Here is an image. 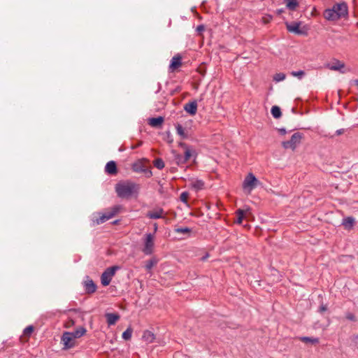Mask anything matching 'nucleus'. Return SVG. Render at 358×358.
<instances>
[{"mask_svg":"<svg viewBox=\"0 0 358 358\" xmlns=\"http://www.w3.org/2000/svg\"><path fill=\"white\" fill-rule=\"evenodd\" d=\"M139 186L131 181L120 182L115 185V192L120 198H129L137 194Z\"/></svg>","mask_w":358,"mask_h":358,"instance_id":"f257e3e1","label":"nucleus"},{"mask_svg":"<svg viewBox=\"0 0 358 358\" xmlns=\"http://www.w3.org/2000/svg\"><path fill=\"white\" fill-rule=\"evenodd\" d=\"M348 15V6L345 3L334 5L331 8L325 10L324 16L327 20L336 21Z\"/></svg>","mask_w":358,"mask_h":358,"instance_id":"f03ea898","label":"nucleus"},{"mask_svg":"<svg viewBox=\"0 0 358 358\" xmlns=\"http://www.w3.org/2000/svg\"><path fill=\"white\" fill-rule=\"evenodd\" d=\"M303 136L299 132H296L291 136L288 141H282V146L285 149H290L295 150L296 148L301 144Z\"/></svg>","mask_w":358,"mask_h":358,"instance_id":"7ed1b4c3","label":"nucleus"},{"mask_svg":"<svg viewBox=\"0 0 358 358\" xmlns=\"http://www.w3.org/2000/svg\"><path fill=\"white\" fill-rule=\"evenodd\" d=\"M155 234H146L143 238V247L142 252L147 255L152 254L155 248Z\"/></svg>","mask_w":358,"mask_h":358,"instance_id":"20e7f679","label":"nucleus"},{"mask_svg":"<svg viewBox=\"0 0 358 358\" xmlns=\"http://www.w3.org/2000/svg\"><path fill=\"white\" fill-rule=\"evenodd\" d=\"M119 268H120L117 266H114L106 268L101 276V284L103 286H108L111 282L113 277L115 275V272Z\"/></svg>","mask_w":358,"mask_h":358,"instance_id":"39448f33","label":"nucleus"},{"mask_svg":"<svg viewBox=\"0 0 358 358\" xmlns=\"http://www.w3.org/2000/svg\"><path fill=\"white\" fill-rule=\"evenodd\" d=\"M258 180L254 174L250 173L245 177L243 183V188L250 194L252 190L257 185Z\"/></svg>","mask_w":358,"mask_h":358,"instance_id":"423d86ee","label":"nucleus"},{"mask_svg":"<svg viewBox=\"0 0 358 358\" xmlns=\"http://www.w3.org/2000/svg\"><path fill=\"white\" fill-rule=\"evenodd\" d=\"M61 341L65 350L72 348L76 345V338L71 332H64L62 336Z\"/></svg>","mask_w":358,"mask_h":358,"instance_id":"0eeeda50","label":"nucleus"},{"mask_svg":"<svg viewBox=\"0 0 358 358\" xmlns=\"http://www.w3.org/2000/svg\"><path fill=\"white\" fill-rule=\"evenodd\" d=\"M119 210H120L119 206H114L108 211H107V212L103 213L101 215H100L99 217L96 220V221H95L96 223L97 224H102V223L106 222L107 220L111 219L119 212Z\"/></svg>","mask_w":358,"mask_h":358,"instance_id":"6e6552de","label":"nucleus"},{"mask_svg":"<svg viewBox=\"0 0 358 358\" xmlns=\"http://www.w3.org/2000/svg\"><path fill=\"white\" fill-rule=\"evenodd\" d=\"M178 145L180 147L183 148L185 150L184 157H185L186 162L189 160V159L191 157L196 156V150L194 149H193L192 147L187 145L186 143L180 142V143H179Z\"/></svg>","mask_w":358,"mask_h":358,"instance_id":"1a4fd4ad","label":"nucleus"},{"mask_svg":"<svg viewBox=\"0 0 358 358\" xmlns=\"http://www.w3.org/2000/svg\"><path fill=\"white\" fill-rule=\"evenodd\" d=\"M301 24V23L300 22H294L292 23L287 22L286 27H287V29L291 33H294L296 34H305L306 31L302 30L300 28Z\"/></svg>","mask_w":358,"mask_h":358,"instance_id":"9d476101","label":"nucleus"},{"mask_svg":"<svg viewBox=\"0 0 358 358\" xmlns=\"http://www.w3.org/2000/svg\"><path fill=\"white\" fill-rule=\"evenodd\" d=\"M164 211L161 208H157L148 212L146 216L150 219H159L164 217Z\"/></svg>","mask_w":358,"mask_h":358,"instance_id":"9b49d317","label":"nucleus"},{"mask_svg":"<svg viewBox=\"0 0 358 358\" xmlns=\"http://www.w3.org/2000/svg\"><path fill=\"white\" fill-rule=\"evenodd\" d=\"M182 65V57L177 55L174 56L170 63L169 70L171 72L175 71L178 68H179Z\"/></svg>","mask_w":358,"mask_h":358,"instance_id":"f8f14e48","label":"nucleus"},{"mask_svg":"<svg viewBox=\"0 0 358 358\" xmlns=\"http://www.w3.org/2000/svg\"><path fill=\"white\" fill-rule=\"evenodd\" d=\"M184 110L191 115H194L197 111V103L196 101L189 102L184 106Z\"/></svg>","mask_w":358,"mask_h":358,"instance_id":"ddd939ff","label":"nucleus"},{"mask_svg":"<svg viewBox=\"0 0 358 358\" xmlns=\"http://www.w3.org/2000/svg\"><path fill=\"white\" fill-rule=\"evenodd\" d=\"M327 67L331 71H339L341 73H345V71H343L345 64L339 60H335L331 64H328Z\"/></svg>","mask_w":358,"mask_h":358,"instance_id":"4468645a","label":"nucleus"},{"mask_svg":"<svg viewBox=\"0 0 358 358\" xmlns=\"http://www.w3.org/2000/svg\"><path fill=\"white\" fill-rule=\"evenodd\" d=\"M236 217H237V219L236 221V223L241 224L243 222V220L244 218H246L248 217V215L250 214V208H247L245 210L238 209L236 210Z\"/></svg>","mask_w":358,"mask_h":358,"instance_id":"2eb2a0df","label":"nucleus"},{"mask_svg":"<svg viewBox=\"0 0 358 358\" xmlns=\"http://www.w3.org/2000/svg\"><path fill=\"white\" fill-rule=\"evenodd\" d=\"M189 182L192 188L194 189L196 191L201 190L204 187V182L201 180L192 179L189 180Z\"/></svg>","mask_w":358,"mask_h":358,"instance_id":"dca6fc26","label":"nucleus"},{"mask_svg":"<svg viewBox=\"0 0 358 358\" xmlns=\"http://www.w3.org/2000/svg\"><path fill=\"white\" fill-rule=\"evenodd\" d=\"M175 127L177 134L180 136L181 138L186 139L189 138L188 131L184 129L181 124H176Z\"/></svg>","mask_w":358,"mask_h":358,"instance_id":"f3484780","label":"nucleus"},{"mask_svg":"<svg viewBox=\"0 0 358 358\" xmlns=\"http://www.w3.org/2000/svg\"><path fill=\"white\" fill-rule=\"evenodd\" d=\"M355 220L352 217H348L344 218L342 222V224L345 229L350 230L353 228Z\"/></svg>","mask_w":358,"mask_h":358,"instance_id":"a211bd4d","label":"nucleus"},{"mask_svg":"<svg viewBox=\"0 0 358 358\" xmlns=\"http://www.w3.org/2000/svg\"><path fill=\"white\" fill-rule=\"evenodd\" d=\"M105 171L106 173L110 175H114L117 173V166L116 164L113 161H110L108 162L105 167Z\"/></svg>","mask_w":358,"mask_h":358,"instance_id":"6ab92c4d","label":"nucleus"},{"mask_svg":"<svg viewBox=\"0 0 358 358\" xmlns=\"http://www.w3.org/2000/svg\"><path fill=\"white\" fill-rule=\"evenodd\" d=\"M106 317L107 319V323L109 326L115 324L120 319V316L115 313H106Z\"/></svg>","mask_w":358,"mask_h":358,"instance_id":"aec40b11","label":"nucleus"},{"mask_svg":"<svg viewBox=\"0 0 358 358\" xmlns=\"http://www.w3.org/2000/svg\"><path fill=\"white\" fill-rule=\"evenodd\" d=\"M164 122V118L162 117H152L149 119L148 123L150 126L153 127H157L161 126Z\"/></svg>","mask_w":358,"mask_h":358,"instance_id":"412c9836","label":"nucleus"},{"mask_svg":"<svg viewBox=\"0 0 358 358\" xmlns=\"http://www.w3.org/2000/svg\"><path fill=\"white\" fill-rule=\"evenodd\" d=\"M85 290L87 293H94L96 291V285L92 280H88L85 282Z\"/></svg>","mask_w":358,"mask_h":358,"instance_id":"4be33fe9","label":"nucleus"},{"mask_svg":"<svg viewBox=\"0 0 358 358\" xmlns=\"http://www.w3.org/2000/svg\"><path fill=\"white\" fill-rule=\"evenodd\" d=\"M155 335L150 331H145L143 335V339L148 343H151L155 340Z\"/></svg>","mask_w":358,"mask_h":358,"instance_id":"5701e85b","label":"nucleus"},{"mask_svg":"<svg viewBox=\"0 0 358 358\" xmlns=\"http://www.w3.org/2000/svg\"><path fill=\"white\" fill-rule=\"evenodd\" d=\"M158 262V260L153 257L152 259H150V260L147 261L145 262V269L150 272L151 271V269L155 266L157 265Z\"/></svg>","mask_w":358,"mask_h":358,"instance_id":"b1692460","label":"nucleus"},{"mask_svg":"<svg viewBox=\"0 0 358 358\" xmlns=\"http://www.w3.org/2000/svg\"><path fill=\"white\" fill-rule=\"evenodd\" d=\"M286 6L291 10H294L299 5L297 0H285Z\"/></svg>","mask_w":358,"mask_h":358,"instance_id":"393cba45","label":"nucleus"},{"mask_svg":"<svg viewBox=\"0 0 358 358\" xmlns=\"http://www.w3.org/2000/svg\"><path fill=\"white\" fill-rule=\"evenodd\" d=\"M71 333L73 334V336L76 339L85 335L86 333V329L84 327H80L75 331Z\"/></svg>","mask_w":358,"mask_h":358,"instance_id":"a878e982","label":"nucleus"},{"mask_svg":"<svg viewBox=\"0 0 358 358\" xmlns=\"http://www.w3.org/2000/svg\"><path fill=\"white\" fill-rule=\"evenodd\" d=\"M299 340L304 343H311L313 344H317L319 343V338H317L303 336L301 337Z\"/></svg>","mask_w":358,"mask_h":358,"instance_id":"bb28decb","label":"nucleus"},{"mask_svg":"<svg viewBox=\"0 0 358 358\" xmlns=\"http://www.w3.org/2000/svg\"><path fill=\"white\" fill-rule=\"evenodd\" d=\"M271 112L273 117L275 118H279L282 115L280 108L276 106H274L271 108Z\"/></svg>","mask_w":358,"mask_h":358,"instance_id":"cd10ccee","label":"nucleus"},{"mask_svg":"<svg viewBox=\"0 0 358 358\" xmlns=\"http://www.w3.org/2000/svg\"><path fill=\"white\" fill-rule=\"evenodd\" d=\"M133 330L131 327L127 328L122 334V338L129 341L131 338Z\"/></svg>","mask_w":358,"mask_h":358,"instance_id":"c85d7f7f","label":"nucleus"},{"mask_svg":"<svg viewBox=\"0 0 358 358\" xmlns=\"http://www.w3.org/2000/svg\"><path fill=\"white\" fill-rule=\"evenodd\" d=\"M173 153L174 154L175 160H176L177 164H178V165L182 164H185V162H187L185 157H182V155L176 153V152H173Z\"/></svg>","mask_w":358,"mask_h":358,"instance_id":"c756f323","label":"nucleus"},{"mask_svg":"<svg viewBox=\"0 0 358 358\" xmlns=\"http://www.w3.org/2000/svg\"><path fill=\"white\" fill-rule=\"evenodd\" d=\"M285 78H286V76L285 73H278L275 74V76H273V80L275 82H280V81L284 80L285 79Z\"/></svg>","mask_w":358,"mask_h":358,"instance_id":"7c9ffc66","label":"nucleus"},{"mask_svg":"<svg viewBox=\"0 0 358 358\" xmlns=\"http://www.w3.org/2000/svg\"><path fill=\"white\" fill-rule=\"evenodd\" d=\"M154 165L158 169H162L164 167V162L162 159L158 158L155 160Z\"/></svg>","mask_w":358,"mask_h":358,"instance_id":"2f4dec72","label":"nucleus"},{"mask_svg":"<svg viewBox=\"0 0 358 358\" xmlns=\"http://www.w3.org/2000/svg\"><path fill=\"white\" fill-rule=\"evenodd\" d=\"M132 167L133 170L136 172H143L145 171L141 162H136L134 164Z\"/></svg>","mask_w":358,"mask_h":358,"instance_id":"473e14b6","label":"nucleus"},{"mask_svg":"<svg viewBox=\"0 0 358 358\" xmlns=\"http://www.w3.org/2000/svg\"><path fill=\"white\" fill-rule=\"evenodd\" d=\"M291 75L294 77H297L299 79H301L305 75V72L301 70L298 71H292L291 72Z\"/></svg>","mask_w":358,"mask_h":358,"instance_id":"72a5a7b5","label":"nucleus"},{"mask_svg":"<svg viewBox=\"0 0 358 358\" xmlns=\"http://www.w3.org/2000/svg\"><path fill=\"white\" fill-rule=\"evenodd\" d=\"M175 231L177 233L180 234H187L191 231L190 229L188 227H183V228H177L175 229Z\"/></svg>","mask_w":358,"mask_h":358,"instance_id":"f704fd0d","label":"nucleus"},{"mask_svg":"<svg viewBox=\"0 0 358 358\" xmlns=\"http://www.w3.org/2000/svg\"><path fill=\"white\" fill-rule=\"evenodd\" d=\"M188 196H189V194L187 192H182L180 196V201L187 203Z\"/></svg>","mask_w":358,"mask_h":358,"instance_id":"c9c22d12","label":"nucleus"},{"mask_svg":"<svg viewBox=\"0 0 358 358\" xmlns=\"http://www.w3.org/2000/svg\"><path fill=\"white\" fill-rule=\"evenodd\" d=\"M34 331V327L32 326H28L24 330V334L25 336H30Z\"/></svg>","mask_w":358,"mask_h":358,"instance_id":"e433bc0d","label":"nucleus"},{"mask_svg":"<svg viewBox=\"0 0 358 358\" xmlns=\"http://www.w3.org/2000/svg\"><path fill=\"white\" fill-rule=\"evenodd\" d=\"M205 30V27L203 25H199L197 27H196V31L201 34L202 31H203Z\"/></svg>","mask_w":358,"mask_h":358,"instance_id":"4c0bfd02","label":"nucleus"},{"mask_svg":"<svg viewBox=\"0 0 358 358\" xmlns=\"http://www.w3.org/2000/svg\"><path fill=\"white\" fill-rule=\"evenodd\" d=\"M69 311L71 312V313H75L76 315H78L79 317H80L82 319H83V315L80 312H79L78 310H69Z\"/></svg>","mask_w":358,"mask_h":358,"instance_id":"58836bf2","label":"nucleus"},{"mask_svg":"<svg viewBox=\"0 0 358 358\" xmlns=\"http://www.w3.org/2000/svg\"><path fill=\"white\" fill-rule=\"evenodd\" d=\"M271 16H268V17H263V22L264 23H267L271 20Z\"/></svg>","mask_w":358,"mask_h":358,"instance_id":"ea45409f","label":"nucleus"},{"mask_svg":"<svg viewBox=\"0 0 358 358\" xmlns=\"http://www.w3.org/2000/svg\"><path fill=\"white\" fill-rule=\"evenodd\" d=\"M343 132H344V129H338L336 131L337 135H341V134H343Z\"/></svg>","mask_w":358,"mask_h":358,"instance_id":"a19ab883","label":"nucleus"},{"mask_svg":"<svg viewBox=\"0 0 358 358\" xmlns=\"http://www.w3.org/2000/svg\"><path fill=\"white\" fill-rule=\"evenodd\" d=\"M327 310V308L325 306H322L320 308V312H324Z\"/></svg>","mask_w":358,"mask_h":358,"instance_id":"79ce46f5","label":"nucleus"},{"mask_svg":"<svg viewBox=\"0 0 358 358\" xmlns=\"http://www.w3.org/2000/svg\"><path fill=\"white\" fill-rule=\"evenodd\" d=\"M157 229H158L157 224L155 223L154 224V234L157 231Z\"/></svg>","mask_w":358,"mask_h":358,"instance_id":"37998d69","label":"nucleus"},{"mask_svg":"<svg viewBox=\"0 0 358 358\" xmlns=\"http://www.w3.org/2000/svg\"><path fill=\"white\" fill-rule=\"evenodd\" d=\"M279 131L280 132V134H286V131L285 129H279Z\"/></svg>","mask_w":358,"mask_h":358,"instance_id":"c03bdc74","label":"nucleus"},{"mask_svg":"<svg viewBox=\"0 0 358 358\" xmlns=\"http://www.w3.org/2000/svg\"><path fill=\"white\" fill-rule=\"evenodd\" d=\"M182 355L180 353V352H177L174 355V357L175 358H180V357Z\"/></svg>","mask_w":358,"mask_h":358,"instance_id":"a18cd8bd","label":"nucleus"},{"mask_svg":"<svg viewBox=\"0 0 358 358\" xmlns=\"http://www.w3.org/2000/svg\"><path fill=\"white\" fill-rule=\"evenodd\" d=\"M69 322H71V325H73V324H75V322H76L73 320V318H71H71H70V320H69Z\"/></svg>","mask_w":358,"mask_h":358,"instance_id":"49530a36","label":"nucleus"},{"mask_svg":"<svg viewBox=\"0 0 358 358\" xmlns=\"http://www.w3.org/2000/svg\"><path fill=\"white\" fill-rule=\"evenodd\" d=\"M141 143H138V145H136V146H133V147H132V148H133V149H134V148H137V147L140 146V145H141Z\"/></svg>","mask_w":358,"mask_h":358,"instance_id":"de8ad7c7","label":"nucleus"},{"mask_svg":"<svg viewBox=\"0 0 358 358\" xmlns=\"http://www.w3.org/2000/svg\"><path fill=\"white\" fill-rule=\"evenodd\" d=\"M348 318L350 319V320H352L353 319L352 316H351V315L348 316Z\"/></svg>","mask_w":358,"mask_h":358,"instance_id":"09e8293b","label":"nucleus"},{"mask_svg":"<svg viewBox=\"0 0 358 358\" xmlns=\"http://www.w3.org/2000/svg\"><path fill=\"white\" fill-rule=\"evenodd\" d=\"M355 84H356L357 86H358V80H355Z\"/></svg>","mask_w":358,"mask_h":358,"instance_id":"8fccbe9b","label":"nucleus"},{"mask_svg":"<svg viewBox=\"0 0 358 358\" xmlns=\"http://www.w3.org/2000/svg\"><path fill=\"white\" fill-rule=\"evenodd\" d=\"M169 143H172L173 142V139L169 138Z\"/></svg>","mask_w":358,"mask_h":358,"instance_id":"3c124183","label":"nucleus"},{"mask_svg":"<svg viewBox=\"0 0 358 358\" xmlns=\"http://www.w3.org/2000/svg\"><path fill=\"white\" fill-rule=\"evenodd\" d=\"M169 143H172L173 142V139L169 138Z\"/></svg>","mask_w":358,"mask_h":358,"instance_id":"603ef678","label":"nucleus"},{"mask_svg":"<svg viewBox=\"0 0 358 358\" xmlns=\"http://www.w3.org/2000/svg\"><path fill=\"white\" fill-rule=\"evenodd\" d=\"M207 257H208V255H206V257H203V259H203V260H205V259L207 258Z\"/></svg>","mask_w":358,"mask_h":358,"instance_id":"864d4df0","label":"nucleus"},{"mask_svg":"<svg viewBox=\"0 0 358 358\" xmlns=\"http://www.w3.org/2000/svg\"><path fill=\"white\" fill-rule=\"evenodd\" d=\"M357 338H358V336H357Z\"/></svg>","mask_w":358,"mask_h":358,"instance_id":"5fc2aeb1","label":"nucleus"}]
</instances>
